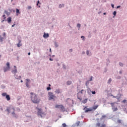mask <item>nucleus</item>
Returning a JSON list of instances; mask_svg holds the SVG:
<instances>
[{
  "label": "nucleus",
  "mask_w": 127,
  "mask_h": 127,
  "mask_svg": "<svg viewBox=\"0 0 127 127\" xmlns=\"http://www.w3.org/2000/svg\"><path fill=\"white\" fill-rule=\"evenodd\" d=\"M30 95L32 102L34 103V104H39L40 100L38 99L37 95L32 92L30 93Z\"/></svg>",
  "instance_id": "obj_1"
},
{
  "label": "nucleus",
  "mask_w": 127,
  "mask_h": 127,
  "mask_svg": "<svg viewBox=\"0 0 127 127\" xmlns=\"http://www.w3.org/2000/svg\"><path fill=\"white\" fill-rule=\"evenodd\" d=\"M98 107H99V105H96L95 106H93L92 108H88L87 109V107H85L83 109L84 111H85V113H88V112H92V111H95L98 109Z\"/></svg>",
  "instance_id": "obj_2"
},
{
  "label": "nucleus",
  "mask_w": 127,
  "mask_h": 127,
  "mask_svg": "<svg viewBox=\"0 0 127 127\" xmlns=\"http://www.w3.org/2000/svg\"><path fill=\"white\" fill-rule=\"evenodd\" d=\"M110 105H111L112 109L113 112H116V111H118V103L114 102L110 103Z\"/></svg>",
  "instance_id": "obj_3"
},
{
  "label": "nucleus",
  "mask_w": 127,
  "mask_h": 127,
  "mask_svg": "<svg viewBox=\"0 0 127 127\" xmlns=\"http://www.w3.org/2000/svg\"><path fill=\"white\" fill-rule=\"evenodd\" d=\"M48 97L49 98V100H54V99L56 98V96L53 94V93L51 92H49L48 94Z\"/></svg>",
  "instance_id": "obj_4"
},
{
  "label": "nucleus",
  "mask_w": 127,
  "mask_h": 127,
  "mask_svg": "<svg viewBox=\"0 0 127 127\" xmlns=\"http://www.w3.org/2000/svg\"><path fill=\"white\" fill-rule=\"evenodd\" d=\"M37 110H38V116H40V117L41 118H42V115H44V113H43V112H42V109H41V108H36Z\"/></svg>",
  "instance_id": "obj_5"
},
{
  "label": "nucleus",
  "mask_w": 127,
  "mask_h": 127,
  "mask_svg": "<svg viewBox=\"0 0 127 127\" xmlns=\"http://www.w3.org/2000/svg\"><path fill=\"white\" fill-rule=\"evenodd\" d=\"M12 110L13 112L12 113V115H13V117H16L15 116V113H14V108H8L6 109V111L8 112V114H9L10 113V111Z\"/></svg>",
  "instance_id": "obj_6"
},
{
  "label": "nucleus",
  "mask_w": 127,
  "mask_h": 127,
  "mask_svg": "<svg viewBox=\"0 0 127 127\" xmlns=\"http://www.w3.org/2000/svg\"><path fill=\"white\" fill-rule=\"evenodd\" d=\"M84 90H81V91H79L77 93V98L78 100H80V97H82L83 96V92Z\"/></svg>",
  "instance_id": "obj_7"
},
{
  "label": "nucleus",
  "mask_w": 127,
  "mask_h": 127,
  "mask_svg": "<svg viewBox=\"0 0 127 127\" xmlns=\"http://www.w3.org/2000/svg\"><path fill=\"white\" fill-rule=\"evenodd\" d=\"M96 126L97 127H107V125H106L105 124L103 123L102 124H101V123H96Z\"/></svg>",
  "instance_id": "obj_8"
},
{
  "label": "nucleus",
  "mask_w": 127,
  "mask_h": 127,
  "mask_svg": "<svg viewBox=\"0 0 127 127\" xmlns=\"http://www.w3.org/2000/svg\"><path fill=\"white\" fill-rule=\"evenodd\" d=\"M7 67L4 68V72H6V71H8L9 69H10V67L9 66V63H7L6 64Z\"/></svg>",
  "instance_id": "obj_9"
},
{
  "label": "nucleus",
  "mask_w": 127,
  "mask_h": 127,
  "mask_svg": "<svg viewBox=\"0 0 127 127\" xmlns=\"http://www.w3.org/2000/svg\"><path fill=\"white\" fill-rule=\"evenodd\" d=\"M14 70H12V73H13V74H16L17 72V69H16V66H14Z\"/></svg>",
  "instance_id": "obj_10"
},
{
  "label": "nucleus",
  "mask_w": 127,
  "mask_h": 127,
  "mask_svg": "<svg viewBox=\"0 0 127 127\" xmlns=\"http://www.w3.org/2000/svg\"><path fill=\"white\" fill-rule=\"evenodd\" d=\"M60 110L62 111V112H65V107L63 106V105L61 106Z\"/></svg>",
  "instance_id": "obj_11"
},
{
  "label": "nucleus",
  "mask_w": 127,
  "mask_h": 127,
  "mask_svg": "<svg viewBox=\"0 0 127 127\" xmlns=\"http://www.w3.org/2000/svg\"><path fill=\"white\" fill-rule=\"evenodd\" d=\"M27 82H26V87H27V88H28V87H29V85H28V83H29L30 82V80L27 79H26Z\"/></svg>",
  "instance_id": "obj_12"
},
{
  "label": "nucleus",
  "mask_w": 127,
  "mask_h": 127,
  "mask_svg": "<svg viewBox=\"0 0 127 127\" xmlns=\"http://www.w3.org/2000/svg\"><path fill=\"white\" fill-rule=\"evenodd\" d=\"M49 36V34L48 33H44L43 35V37L44 38H48V37Z\"/></svg>",
  "instance_id": "obj_13"
},
{
  "label": "nucleus",
  "mask_w": 127,
  "mask_h": 127,
  "mask_svg": "<svg viewBox=\"0 0 127 127\" xmlns=\"http://www.w3.org/2000/svg\"><path fill=\"white\" fill-rule=\"evenodd\" d=\"M8 23H10L11 22V17H9L7 19Z\"/></svg>",
  "instance_id": "obj_14"
},
{
  "label": "nucleus",
  "mask_w": 127,
  "mask_h": 127,
  "mask_svg": "<svg viewBox=\"0 0 127 127\" xmlns=\"http://www.w3.org/2000/svg\"><path fill=\"white\" fill-rule=\"evenodd\" d=\"M6 99L7 101H10V97L9 96V95H6Z\"/></svg>",
  "instance_id": "obj_15"
},
{
  "label": "nucleus",
  "mask_w": 127,
  "mask_h": 127,
  "mask_svg": "<svg viewBox=\"0 0 127 127\" xmlns=\"http://www.w3.org/2000/svg\"><path fill=\"white\" fill-rule=\"evenodd\" d=\"M64 4H60L59 6V8H62V7H64Z\"/></svg>",
  "instance_id": "obj_16"
},
{
  "label": "nucleus",
  "mask_w": 127,
  "mask_h": 127,
  "mask_svg": "<svg viewBox=\"0 0 127 127\" xmlns=\"http://www.w3.org/2000/svg\"><path fill=\"white\" fill-rule=\"evenodd\" d=\"M62 105H56L55 108H58L61 109Z\"/></svg>",
  "instance_id": "obj_17"
},
{
  "label": "nucleus",
  "mask_w": 127,
  "mask_h": 127,
  "mask_svg": "<svg viewBox=\"0 0 127 127\" xmlns=\"http://www.w3.org/2000/svg\"><path fill=\"white\" fill-rule=\"evenodd\" d=\"M71 84H72V81H68L66 82L67 85H71Z\"/></svg>",
  "instance_id": "obj_18"
},
{
  "label": "nucleus",
  "mask_w": 127,
  "mask_h": 127,
  "mask_svg": "<svg viewBox=\"0 0 127 127\" xmlns=\"http://www.w3.org/2000/svg\"><path fill=\"white\" fill-rule=\"evenodd\" d=\"M56 93L57 94H60V90H59V89H57V90H56Z\"/></svg>",
  "instance_id": "obj_19"
},
{
  "label": "nucleus",
  "mask_w": 127,
  "mask_h": 127,
  "mask_svg": "<svg viewBox=\"0 0 127 127\" xmlns=\"http://www.w3.org/2000/svg\"><path fill=\"white\" fill-rule=\"evenodd\" d=\"M7 95V94H6V93H2V96L3 97H6Z\"/></svg>",
  "instance_id": "obj_20"
},
{
  "label": "nucleus",
  "mask_w": 127,
  "mask_h": 127,
  "mask_svg": "<svg viewBox=\"0 0 127 127\" xmlns=\"http://www.w3.org/2000/svg\"><path fill=\"white\" fill-rule=\"evenodd\" d=\"M17 47H20V46H22V45L18 43V44H17Z\"/></svg>",
  "instance_id": "obj_21"
},
{
  "label": "nucleus",
  "mask_w": 127,
  "mask_h": 127,
  "mask_svg": "<svg viewBox=\"0 0 127 127\" xmlns=\"http://www.w3.org/2000/svg\"><path fill=\"white\" fill-rule=\"evenodd\" d=\"M16 13H20V12H19V9H16Z\"/></svg>",
  "instance_id": "obj_22"
},
{
  "label": "nucleus",
  "mask_w": 127,
  "mask_h": 127,
  "mask_svg": "<svg viewBox=\"0 0 127 127\" xmlns=\"http://www.w3.org/2000/svg\"><path fill=\"white\" fill-rule=\"evenodd\" d=\"M117 123H118V124H122V120H118Z\"/></svg>",
  "instance_id": "obj_23"
},
{
  "label": "nucleus",
  "mask_w": 127,
  "mask_h": 127,
  "mask_svg": "<svg viewBox=\"0 0 127 127\" xmlns=\"http://www.w3.org/2000/svg\"><path fill=\"white\" fill-rule=\"evenodd\" d=\"M87 102H88V100L85 99V100H84L83 101V103L84 104H85V103H86Z\"/></svg>",
  "instance_id": "obj_24"
},
{
  "label": "nucleus",
  "mask_w": 127,
  "mask_h": 127,
  "mask_svg": "<svg viewBox=\"0 0 127 127\" xmlns=\"http://www.w3.org/2000/svg\"><path fill=\"white\" fill-rule=\"evenodd\" d=\"M0 40L1 42H2V41H3V37L0 38Z\"/></svg>",
  "instance_id": "obj_25"
},
{
  "label": "nucleus",
  "mask_w": 127,
  "mask_h": 127,
  "mask_svg": "<svg viewBox=\"0 0 127 127\" xmlns=\"http://www.w3.org/2000/svg\"><path fill=\"white\" fill-rule=\"evenodd\" d=\"M119 65H120V66H121L122 67H123V66H124V64L122 63H120Z\"/></svg>",
  "instance_id": "obj_26"
},
{
  "label": "nucleus",
  "mask_w": 127,
  "mask_h": 127,
  "mask_svg": "<svg viewBox=\"0 0 127 127\" xmlns=\"http://www.w3.org/2000/svg\"><path fill=\"white\" fill-rule=\"evenodd\" d=\"M77 27H78L79 28H80V27H81V24H77Z\"/></svg>",
  "instance_id": "obj_27"
},
{
  "label": "nucleus",
  "mask_w": 127,
  "mask_h": 127,
  "mask_svg": "<svg viewBox=\"0 0 127 127\" xmlns=\"http://www.w3.org/2000/svg\"><path fill=\"white\" fill-rule=\"evenodd\" d=\"M112 82V78H110L108 80V83L110 84Z\"/></svg>",
  "instance_id": "obj_28"
},
{
  "label": "nucleus",
  "mask_w": 127,
  "mask_h": 127,
  "mask_svg": "<svg viewBox=\"0 0 127 127\" xmlns=\"http://www.w3.org/2000/svg\"><path fill=\"white\" fill-rule=\"evenodd\" d=\"M47 91H49V90H51V88L50 87H48L47 88Z\"/></svg>",
  "instance_id": "obj_29"
},
{
  "label": "nucleus",
  "mask_w": 127,
  "mask_h": 127,
  "mask_svg": "<svg viewBox=\"0 0 127 127\" xmlns=\"http://www.w3.org/2000/svg\"><path fill=\"white\" fill-rule=\"evenodd\" d=\"M66 126H67V125H66V124H65V123L63 124V127H66Z\"/></svg>",
  "instance_id": "obj_30"
},
{
  "label": "nucleus",
  "mask_w": 127,
  "mask_h": 127,
  "mask_svg": "<svg viewBox=\"0 0 127 127\" xmlns=\"http://www.w3.org/2000/svg\"><path fill=\"white\" fill-rule=\"evenodd\" d=\"M123 103H124L125 104V103H127V101L126 100H123Z\"/></svg>",
  "instance_id": "obj_31"
},
{
  "label": "nucleus",
  "mask_w": 127,
  "mask_h": 127,
  "mask_svg": "<svg viewBox=\"0 0 127 127\" xmlns=\"http://www.w3.org/2000/svg\"><path fill=\"white\" fill-rule=\"evenodd\" d=\"M114 15H116L117 14V12L116 11H114L113 12Z\"/></svg>",
  "instance_id": "obj_32"
},
{
  "label": "nucleus",
  "mask_w": 127,
  "mask_h": 127,
  "mask_svg": "<svg viewBox=\"0 0 127 127\" xmlns=\"http://www.w3.org/2000/svg\"><path fill=\"white\" fill-rule=\"evenodd\" d=\"M113 98H116V99H118V100H119V97H118L117 96H115L114 95H112Z\"/></svg>",
  "instance_id": "obj_33"
},
{
  "label": "nucleus",
  "mask_w": 127,
  "mask_h": 127,
  "mask_svg": "<svg viewBox=\"0 0 127 127\" xmlns=\"http://www.w3.org/2000/svg\"><path fill=\"white\" fill-rule=\"evenodd\" d=\"M92 94L93 95H95V94H96V92L95 91H92Z\"/></svg>",
  "instance_id": "obj_34"
},
{
  "label": "nucleus",
  "mask_w": 127,
  "mask_h": 127,
  "mask_svg": "<svg viewBox=\"0 0 127 127\" xmlns=\"http://www.w3.org/2000/svg\"><path fill=\"white\" fill-rule=\"evenodd\" d=\"M89 81H93V76H91Z\"/></svg>",
  "instance_id": "obj_35"
},
{
  "label": "nucleus",
  "mask_w": 127,
  "mask_h": 127,
  "mask_svg": "<svg viewBox=\"0 0 127 127\" xmlns=\"http://www.w3.org/2000/svg\"><path fill=\"white\" fill-rule=\"evenodd\" d=\"M106 116L105 115H103V116H102V119H105V118H106Z\"/></svg>",
  "instance_id": "obj_36"
},
{
  "label": "nucleus",
  "mask_w": 127,
  "mask_h": 127,
  "mask_svg": "<svg viewBox=\"0 0 127 127\" xmlns=\"http://www.w3.org/2000/svg\"><path fill=\"white\" fill-rule=\"evenodd\" d=\"M89 51H87L86 52L87 55H89Z\"/></svg>",
  "instance_id": "obj_37"
},
{
  "label": "nucleus",
  "mask_w": 127,
  "mask_h": 127,
  "mask_svg": "<svg viewBox=\"0 0 127 127\" xmlns=\"http://www.w3.org/2000/svg\"><path fill=\"white\" fill-rule=\"evenodd\" d=\"M2 17H4V19H5V18H6L5 15H3Z\"/></svg>",
  "instance_id": "obj_38"
},
{
  "label": "nucleus",
  "mask_w": 127,
  "mask_h": 127,
  "mask_svg": "<svg viewBox=\"0 0 127 127\" xmlns=\"http://www.w3.org/2000/svg\"><path fill=\"white\" fill-rule=\"evenodd\" d=\"M28 8L29 9H31V6H28Z\"/></svg>",
  "instance_id": "obj_39"
},
{
  "label": "nucleus",
  "mask_w": 127,
  "mask_h": 127,
  "mask_svg": "<svg viewBox=\"0 0 127 127\" xmlns=\"http://www.w3.org/2000/svg\"><path fill=\"white\" fill-rule=\"evenodd\" d=\"M21 43V40H19L18 44H20Z\"/></svg>",
  "instance_id": "obj_40"
},
{
  "label": "nucleus",
  "mask_w": 127,
  "mask_h": 127,
  "mask_svg": "<svg viewBox=\"0 0 127 127\" xmlns=\"http://www.w3.org/2000/svg\"><path fill=\"white\" fill-rule=\"evenodd\" d=\"M39 2H40L39 0H38L37 5H38V3H39Z\"/></svg>",
  "instance_id": "obj_41"
},
{
  "label": "nucleus",
  "mask_w": 127,
  "mask_h": 127,
  "mask_svg": "<svg viewBox=\"0 0 127 127\" xmlns=\"http://www.w3.org/2000/svg\"><path fill=\"white\" fill-rule=\"evenodd\" d=\"M50 61H53V59L50 58Z\"/></svg>",
  "instance_id": "obj_42"
},
{
  "label": "nucleus",
  "mask_w": 127,
  "mask_h": 127,
  "mask_svg": "<svg viewBox=\"0 0 127 127\" xmlns=\"http://www.w3.org/2000/svg\"><path fill=\"white\" fill-rule=\"evenodd\" d=\"M81 38H83V39H85V37H84V36H81Z\"/></svg>",
  "instance_id": "obj_43"
},
{
  "label": "nucleus",
  "mask_w": 127,
  "mask_h": 127,
  "mask_svg": "<svg viewBox=\"0 0 127 127\" xmlns=\"http://www.w3.org/2000/svg\"><path fill=\"white\" fill-rule=\"evenodd\" d=\"M72 51H73V50H72V49L69 50V52H72Z\"/></svg>",
  "instance_id": "obj_44"
},
{
  "label": "nucleus",
  "mask_w": 127,
  "mask_h": 127,
  "mask_svg": "<svg viewBox=\"0 0 127 127\" xmlns=\"http://www.w3.org/2000/svg\"><path fill=\"white\" fill-rule=\"evenodd\" d=\"M112 6L113 8H114V4H112Z\"/></svg>",
  "instance_id": "obj_45"
},
{
  "label": "nucleus",
  "mask_w": 127,
  "mask_h": 127,
  "mask_svg": "<svg viewBox=\"0 0 127 127\" xmlns=\"http://www.w3.org/2000/svg\"><path fill=\"white\" fill-rule=\"evenodd\" d=\"M120 7H121V6H117V8H120Z\"/></svg>",
  "instance_id": "obj_46"
},
{
  "label": "nucleus",
  "mask_w": 127,
  "mask_h": 127,
  "mask_svg": "<svg viewBox=\"0 0 127 127\" xmlns=\"http://www.w3.org/2000/svg\"><path fill=\"white\" fill-rule=\"evenodd\" d=\"M14 25H15V24H14L13 25H12V27H13L14 26Z\"/></svg>",
  "instance_id": "obj_47"
},
{
  "label": "nucleus",
  "mask_w": 127,
  "mask_h": 127,
  "mask_svg": "<svg viewBox=\"0 0 127 127\" xmlns=\"http://www.w3.org/2000/svg\"><path fill=\"white\" fill-rule=\"evenodd\" d=\"M49 87H51V84H49Z\"/></svg>",
  "instance_id": "obj_48"
},
{
  "label": "nucleus",
  "mask_w": 127,
  "mask_h": 127,
  "mask_svg": "<svg viewBox=\"0 0 127 127\" xmlns=\"http://www.w3.org/2000/svg\"><path fill=\"white\" fill-rule=\"evenodd\" d=\"M107 13H103V14L104 15H105V14H106Z\"/></svg>",
  "instance_id": "obj_49"
},
{
  "label": "nucleus",
  "mask_w": 127,
  "mask_h": 127,
  "mask_svg": "<svg viewBox=\"0 0 127 127\" xmlns=\"http://www.w3.org/2000/svg\"><path fill=\"white\" fill-rule=\"evenodd\" d=\"M28 55H30V53H28Z\"/></svg>",
  "instance_id": "obj_50"
},
{
  "label": "nucleus",
  "mask_w": 127,
  "mask_h": 127,
  "mask_svg": "<svg viewBox=\"0 0 127 127\" xmlns=\"http://www.w3.org/2000/svg\"><path fill=\"white\" fill-rule=\"evenodd\" d=\"M78 126H79V124H80V122H78Z\"/></svg>",
  "instance_id": "obj_51"
},
{
  "label": "nucleus",
  "mask_w": 127,
  "mask_h": 127,
  "mask_svg": "<svg viewBox=\"0 0 127 127\" xmlns=\"http://www.w3.org/2000/svg\"><path fill=\"white\" fill-rule=\"evenodd\" d=\"M50 52H51V49H50Z\"/></svg>",
  "instance_id": "obj_52"
},
{
  "label": "nucleus",
  "mask_w": 127,
  "mask_h": 127,
  "mask_svg": "<svg viewBox=\"0 0 127 127\" xmlns=\"http://www.w3.org/2000/svg\"><path fill=\"white\" fill-rule=\"evenodd\" d=\"M120 74H122V71H120Z\"/></svg>",
  "instance_id": "obj_53"
},
{
  "label": "nucleus",
  "mask_w": 127,
  "mask_h": 127,
  "mask_svg": "<svg viewBox=\"0 0 127 127\" xmlns=\"http://www.w3.org/2000/svg\"><path fill=\"white\" fill-rule=\"evenodd\" d=\"M22 82H23V81H22V80H21V83H22Z\"/></svg>",
  "instance_id": "obj_54"
},
{
  "label": "nucleus",
  "mask_w": 127,
  "mask_h": 127,
  "mask_svg": "<svg viewBox=\"0 0 127 127\" xmlns=\"http://www.w3.org/2000/svg\"><path fill=\"white\" fill-rule=\"evenodd\" d=\"M39 7H40V5H39Z\"/></svg>",
  "instance_id": "obj_55"
},
{
  "label": "nucleus",
  "mask_w": 127,
  "mask_h": 127,
  "mask_svg": "<svg viewBox=\"0 0 127 127\" xmlns=\"http://www.w3.org/2000/svg\"><path fill=\"white\" fill-rule=\"evenodd\" d=\"M13 0H11V1H12Z\"/></svg>",
  "instance_id": "obj_56"
}]
</instances>
